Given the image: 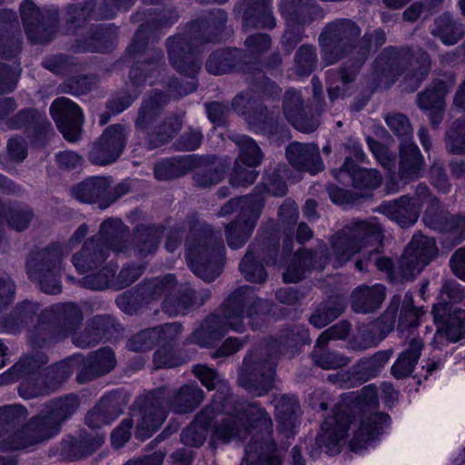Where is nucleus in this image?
Returning a JSON list of instances; mask_svg holds the SVG:
<instances>
[{
  "label": "nucleus",
  "mask_w": 465,
  "mask_h": 465,
  "mask_svg": "<svg viewBox=\"0 0 465 465\" xmlns=\"http://www.w3.org/2000/svg\"><path fill=\"white\" fill-rule=\"evenodd\" d=\"M445 145L449 153L465 154V118L455 120L445 134Z\"/></svg>",
  "instance_id": "64"
},
{
  "label": "nucleus",
  "mask_w": 465,
  "mask_h": 465,
  "mask_svg": "<svg viewBox=\"0 0 465 465\" xmlns=\"http://www.w3.org/2000/svg\"><path fill=\"white\" fill-rule=\"evenodd\" d=\"M424 165V158L418 146L411 140L401 142L400 147V178L404 181L420 178L422 175Z\"/></svg>",
  "instance_id": "38"
},
{
  "label": "nucleus",
  "mask_w": 465,
  "mask_h": 465,
  "mask_svg": "<svg viewBox=\"0 0 465 465\" xmlns=\"http://www.w3.org/2000/svg\"><path fill=\"white\" fill-rule=\"evenodd\" d=\"M319 252L321 254L319 257L318 253L311 250L296 252L282 275L283 281L285 282H298L305 277L306 272L311 269L322 270L330 260L327 255L326 245L322 242H321Z\"/></svg>",
  "instance_id": "27"
},
{
  "label": "nucleus",
  "mask_w": 465,
  "mask_h": 465,
  "mask_svg": "<svg viewBox=\"0 0 465 465\" xmlns=\"http://www.w3.org/2000/svg\"><path fill=\"white\" fill-rule=\"evenodd\" d=\"M384 338L379 325L372 322L358 327V334L348 342V347L352 351H364L377 346Z\"/></svg>",
  "instance_id": "55"
},
{
  "label": "nucleus",
  "mask_w": 465,
  "mask_h": 465,
  "mask_svg": "<svg viewBox=\"0 0 465 465\" xmlns=\"http://www.w3.org/2000/svg\"><path fill=\"white\" fill-rule=\"evenodd\" d=\"M277 253L278 249L275 245H251L239 265L242 274L249 282L263 283L267 279V273L262 261L266 264L274 263Z\"/></svg>",
  "instance_id": "25"
},
{
  "label": "nucleus",
  "mask_w": 465,
  "mask_h": 465,
  "mask_svg": "<svg viewBox=\"0 0 465 465\" xmlns=\"http://www.w3.org/2000/svg\"><path fill=\"white\" fill-rule=\"evenodd\" d=\"M183 331L179 322H170L147 328L134 334L127 341L126 347L132 351H148L158 344H168L176 341Z\"/></svg>",
  "instance_id": "24"
},
{
  "label": "nucleus",
  "mask_w": 465,
  "mask_h": 465,
  "mask_svg": "<svg viewBox=\"0 0 465 465\" xmlns=\"http://www.w3.org/2000/svg\"><path fill=\"white\" fill-rule=\"evenodd\" d=\"M335 177L344 182L343 176H348L355 189H375L381 183V177L377 170L358 167L352 160L346 157L341 167L334 172Z\"/></svg>",
  "instance_id": "37"
},
{
  "label": "nucleus",
  "mask_w": 465,
  "mask_h": 465,
  "mask_svg": "<svg viewBox=\"0 0 465 465\" xmlns=\"http://www.w3.org/2000/svg\"><path fill=\"white\" fill-rule=\"evenodd\" d=\"M313 362L324 370H334L349 364L351 359L333 351H325L323 347L315 345L312 351Z\"/></svg>",
  "instance_id": "63"
},
{
  "label": "nucleus",
  "mask_w": 465,
  "mask_h": 465,
  "mask_svg": "<svg viewBox=\"0 0 465 465\" xmlns=\"http://www.w3.org/2000/svg\"><path fill=\"white\" fill-rule=\"evenodd\" d=\"M424 348V342L420 337L411 338L406 348L398 355L391 368V372L396 379L410 376L415 370Z\"/></svg>",
  "instance_id": "41"
},
{
  "label": "nucleus",
  "mask_w": 465,
  "mask_h": 465,
  "mask_svg": "<svg viewBox=\"0 0 465 465\" xmlns=\"http://www.w3.org/2000/svg\"><path fill=\"white\" fill-rule=\"evenodd\" d=\"M78 407V397L71 393L51 401L35 418L50 439L59 432L63 422L70 419Z\"/></svg>",
  "instance_id": "22"
},
{
  "label": "nucleus",
  "mask_w": 465,
  "mask_h": 465,
  "mask_svg": "<svg viewBox=\"0 0 465 465\" xmlns=\"http://www.w3.org/2000/svg\"><path fill=\"white\" fill-rule=\"evenodd\" d=\"M446 94L447 88L445 83L441 80H434L423 92L418 94L417 104L421 110L444 108Z\"/></svg>",
  "instance_id": "57"
},
{
  "label": "nucleus",
  "mask_w": 465,
  "mask_h": 465,
  "mask_svg": "<svg viewBox=\"0 0 465 465\" xmlns=\"http://www.w3.org/2000/svg\"><path fill=\"white\" fill-rule=\"evenodd\" d=\"M112 180L109 177L94 176L72 187V195L85 203H98L101 209L107 208V193Z\"/></svg>",
  "instance_id": "35"
},
{
  "label": "nucleus",
  "mask_w": 465,
  "mask_h": 465,
  "mask_svg": "<svg viewBox=\"0 0 465 465\" xmlns=\"http://www.w3.org/2000/svg\"><path fill=\"white\" fill-rule=\"evenodd\" d=\"M274 346L252 351L243 360L239 373V384L255 397L267 394L274 382L278 350L271 352Z\"/></svg>",
  "instance_id": "11"
},
{
  "label": "nucleus",
  "mask_w": 465,
  "mask_h": 465,
  "mask_svg": "<svg viewBox=\"0 0 465 465\" xmlns=\"http://www.w3.org/2000/svg\"><path fill=\"white\" fill-rule=\"evenodd\" d=\"M272 39L266 34H253L244 41L246 51H243L245 57L242 59L244 65L257 60L263 53L270 49Z\"/></svg>",
  "instance_id": "62"
},
{
  "label": "nucleus",
  "mask_w": 465,
  "mask_h": 465,
  "mask_svg": "<svg viewBox=\"0 0 465 465\" xmlns=\"http://www.w3.org/2000/svg\"><path fill=\"white\" fill-rule=\"evenodd\" d=\"M128 132L121 124L108 126L93 144L88 158L97 165H108L122 154L127 142Z\"/></svg>",
  "instance_id": "19"
},
{
  "label": "nucleus",
  "mask_w": 465,
  "mask_h": 465,
  "mask_svg": "<svg viewBox=\"0 0 465 465\" xmlns=\"http://www.w3.org/2000/svg\"><path fill=\"white\" fill-rule=\"evenodd\" d=\"M88 231V226L83 223L71 236L68 246L54 243L30 256L26 262L28 276L39 283L43 292L48 294L61 292L62 260L86 236Z\"/></svg>",
  "instance_id": "6"
},
{
  "label": "nucleus",
  "mask_w": 465,
  "mask_h": 465,
  "mask_svg": "<svg viewBox=\"0 0 465 465\" xmlns=\"http://www.w3.org/2000/svg\"><path fill=\"white\" fill-rule=\"evenodd\" d=\"M433 36L445 45H454L465 35V26L457 22L450 14L438 16L430 28Z\"/></svg>",
  "instance_id": "46"
},
{
  "label": "nucleus",
  "mask_w": 465,
  "mask_h": 465,
  "mask_svg": "<svg viewBox=\"0 0 465 465\" xmlns=\"http://www.w3.org/2000/svg\"><path fill=\"white\" fill-rule=\"evenodd\" d=\"M38 310V304L31 302H24L17 305L4 321L5 331L10 333L20 331L32 322Z\"/></svg>",
  "instance_id": "53"
},
{
  "label": "nucleus",
  "mask_w": 465,
  "mask_h": 465,
  "mask_svg": "<svg viewBox=\"0 0 465 465\" xmlns=\"http://www.w3.org/2000/svg\"><path fill=\"white\" fill-rule=\"evenodd\" d=\"M266 312L267 305L255 295L252 288L239 287L223 302L219 313L208 316L193 332L191 341L201 347H212L229 330L242 332L245 316L250 319L253 330L259 328Z\"/></svg>",
  "instance_id": "2"
},
{
  "label": "nucleus",
  "mask_w": 465,
  "mask_h": 465,
  "mask_svg": "<svg viewBox=\"0 0 465 465\" xmlns=\"http://www.w3.org/2000/svg\"><path fill=\"white\" fill-rule=\"evenodd\" d=\"M47 357L42 352H35L21 359L10 369V374L14 375L13 380L25 378L20 386L29 381L31 387L40 386L41 382L36 381L37 371L47 363ZM41 371H39L40 373Z\"/></svg>",
  "instance_id": "48"
},
{
  "label": "nucleus",
  "mask_w": 465,
  "mask_h": 465,
  "mask_svg": "<svg viewBox=\"0 0 465 465\" xmlns=\"http://www.w3.org/2000/svg\"><path fill=\"white\" fill-rule=\"evenodd\" d=\"M393 353V349H387L378 351L371 357L362 358L356 364L357 371L367 379L376 377L382 371Z\"/></svg>",
  "instance_id": "60"
},
{
  "label": "nucleus",
  "mask_w": 465,
  "mask_h": 465,
  "mask_svg": "<svg viewBox=\"0 0 465 465\" xmlns=\"http://www.w3.org/2000/svg\"><path fill=\"white\" fill-rule=\"evenodd\" d=\"M244 6L242 26L244 29H272L276 18L272 11L271 0H241L235 7Z\"/></svg>",
  "instance_id": "33"
},
{
  "label": "nucleus",
  "mask_w": 465,
  "mask_h": 465,
  "mask_svg": "<svg viewBox=\"0 0 465 465\" xmlns=\"http://www.w3.org/2000/svg\"><path fill=\"white\" fill-rule=\"evenodd\" d=\"M128 228L120 219L109 218L100 226L99 232L86 240L80 252L72 257V262L80 273L96 270L109 257L110 252L127 250Z\"/></svg>",
  "instance_id": "5"
},
{
  "label": "nucleus",
  "mask_w": 465,
  "mask_h": 465,
  "mask_svg": "<svg viewBox=\"0 0 465 465\" xmlns=\"http://www.w3.org/2000/svg\"><path fill=\"white\" fill-rule=\"evenodd\" d=\"M270 420V427L265 428L259 422H252V419L246 420L247 433L244 440L251 436V440L245 447V457L242 463L246 465H282L283 452L272 439V420L266 411Z\"/></svg>",
  "instance_id": "14"
},
{
  "label": "nucleus",
  "mask_w": 465,
  "mask_h": 465,
  "mask_svg": "<svg viewBox=\"0 0 465 465\" xmlns=\"http://www.w3.org/2000/svg\"><path fill=\"white\" fill-rule=\"evenodd\" d=\"M274 406L280 430L289 437L299 423L300 404L296 397L282 395L275 397Z\"/></svg>",
  "instance_id": "43"
},
{
  "label": "nucleus",
  "mask_w": 465,
  "mask_h": 465,
  "mask_svg": "<svg viewBox=\"0 0 465 465\" xmlns=\"http://www.w3.org/2000/svg\"><path fill=\"white\" fill-rule=\"evenodd\" d=\"M385 298V288L381 284L361 285L351 296V309L357 313H371L380 308Z\"/></svg>",
  "instance_id": "42"
},
{
  "label": "nucleus",
  "mask_w": 465,
  "mask_h": 465,
  "mask_svg": "<svg viewBox=\"0 0 465 465\" xmlns=\"http://www.w3.org/2000/svg\"><path fill=\"white\" fill-rule=\"evenodd\" d=\"M167 102L166 94L162 92H154L143 100L139 108L134 126L139 133L144 134V137L159 122V117Z\"/></svg>",
  "instance_id": "36"
},
{
  "label": "nucleus",
  "mask_w": 465,
  "mask_h": 465,
  "mask_svg": "<svg viewBox=\"0 0 465 465\" xmlns=\"http://www.w3.org/2000/svg\"><path fill=\"white\" fill-rule=\"evenodd\" d=\"M279 11L286 22L305 26L320 16V10L310 0H282Z\"/></svg>",
  "instance_id": "39"
},
{
  "label": "nucleus",
  "mask_w": 465,
  "mask_h": 465,
  "mask_svg": "<svg viewBox=\"0 0 465 465\" xmlns=\"http://www.w3.org/2000/svg\"><path fill=\"white\" fill-rule=\"evenodd\" d=\"M59 328L64 334L76 330L83 322L81 309L73 302L60 303L54 307Z\"/></svg>",
  "instance_id": "56"
},
{
  "label": "nucleus",
  "mask_w": 465,
  "mask_h": 465,
  "mask_svg": "<svg viewBox=\"0 0 465 465\" xmlns=\"http://www.w3.org/2000/svg\"><path fill=\"white\" fill-rule=\"evenodd\" d=\"M282 111L287 120L300 132L312 133L319 126L315 116L308 117L303 108V98L299 91L289 89L285 92Z\"/></svg>",
  "instance_id": "31"
},
{
  "label": "nucleus",
  "mask_w": 465,
  "mask_h": 465,
  "mask_svg": "<svg viewBox=\"0 0 465 465\" xmlns=\"http://www.w3.org/2000/svg\"><path fill=\"white\" fill-rule=\"evenodd\" d=\"M361 33V28L350 19H338L326 25L319 36L322 59L331 64L352 54L357 61Z\"/></svg>",
  "instance_id": "12"
},
{
  "label": "nucleus",
  "mask_w": 465,
  "mask_h": 465,
  "mask_svg": "<svg viewBox=\"0 0 465 465\" xmlns=\"http://www.w3.org/2000/svg\"><path fill=\"white\" fill-rule=\"evenodd\" d=\"M193 375L200 380L202 384L209 391L217 389V392L213 396V401L216 396L220 394L223 398H232L237 404H251L252 402L238 401L235 397L231 393L230 387L215 370L203 365L196 364L192 370Z\"/></svg>",
  "instance_id": "47"
},
{
  "label": "nucleus",
  "mask_w": 465,
  "mask_h": 465,
  "mask_svg": "<svg viewBox=\"0 0 465 465\" xmlns=\"http://www.w3.org/2000/svg\"><path fill=\"white\" fill-rule=\"evenodd\" d=\"M375 211L382 213L401 227H409L418 221L420 204L411 203L409 195H402L396 200L382 202Z\"/></svg>",
  "instance_id": "30"
},
{
  "label": "nucleus",
  "mask_w": 465,
  "mask_h": 465,
  "mask_svg": "<svg viewBox=\"0 0 465 465\" xmlns=\"http://www.w3.org/2000/svg\"><path fill=\"white\" fill-rule=\"evenodd\" d=\"M116 365V358L112 349L101 348L91 352L83 362V367L77 374V381L85 383L112 371Z\"/></svg>",
  "instance_id": "34"
},
{
  "label": "nucleus",
  "mask_w": 465,
  "mask_h": 465,
  "mask_svg": "<svg viewBox=\"0 0 465 465\" xmlns=\"http://www.w3.org/2000/svg\"><path fill=\"white\" fill-rule=\"evenodd\" d=\"M245 57L243 50L223 49L213 52L206 62L207 71L215 75L227 74L233 69L243 70L242 59Z\"/></svg>",
  "instance_id": "45"
},
{
  "label": "nucleus",
  "mask_w": 465,
  "mask_h": 465,
  "mask_svg": "<svg viewBox=\"0 0 465 465\" xmlns=\"http://www.w3.org/2000/svg\"><path fill=\"white\" fill-rule=\"evenodd\" d=\"M48 439L34 417L21 429H13L0 433V450H23Z\"/></svg>",
  "instance_id": "26"
},
{
  "label": "nucleus",
  "mask_w": 465,
  "mask_h": 465,
  "mask_svg": "<svg viewBox=\"0 0 465 465\" xmlns=\"http://www.w3.org/2000/svg\"><path fill=\"white\" fill-rule=\"evenodd\" d=\"M346 302L341 297H331L322 302L310 317V322L321 329L337 319L345 310Z\"/></svg>",
  "instance_id": "51"
},
{
  "label": "nucleus",
  "mask_w": 465,
  "mask_h": 465,
  "mask_svg": "<svg viewBox=\"0 0 465 465\" xmlns=\"http://www.w3.org/2000/svg\"><path fill=\"white\" fill-rule=\"evenodd\" d=\"M431 69L430 56L425 52L416 55L407 47H387L375 59L373 76L377 86L389 87L399 76L403 78V89L416 91Z\"/></svg>",
  "instance_id": "4"
},
{
  "label": "nucleus",
  "mask_w": 465,
  "mask_h": 465,
  "mask_svg": "<svg viewBox=\"0 0 465 465\" xmlns=\"http://www.w3.org/2000/svg\"><path fill=\"white\" fill-rule=\"evenodd\" d=\"M226 22V12L222 9H214L208 14L203 22L193 24L186 35L170 37L167 40V51L173 67L179 73L190 77L197 74L202 66L198 54L201 52L200 46L203 40L193 36L194 29L206 27L219 30Z\"/></svg>",
  "instance_id": "7"
},
{
  "label": "nucleus",
  "mask_w": 465,
  "mask_h": 465,
  "mask_svg": "<svg viewBox=\"0 0 465 465\" xmlns=\"http://www.w3.org/2000/svg\"><path fill=\"white\" fill-rule=\"evenodd\" d=\"M117 266L109 262L101 268L97 272L83 277L79 283L81 286L94 290L103 291L108 288L113 289V281L115 279Z\"/></svg>",
  "instance_id": "61"
},
{
  "label": "nucleus",
  "mask_w": 465,
  "mask_h": 465,
  "mask_svg": "<svg viewBox=\"0 0 465 465\" xmlns=\"http://www.w3.org/2000/svg\"><path fill=\"white\" fill-rule=\"evenodd\" d=\"M232 140L239 148V158L236 161L250 168H254L261 164L262 161V153L256 142L247 136L236 134Z\"/></svg>",
  "instance_id": "58"
},
{
  "label": "nucleus",
  "mask_w": 465,
  "mask_h": 465,
  "mask_svg": "<svg viewBox=\"0 0 465 465\" xmlns=\"http://www.w3.org/2000/svg\"><path fill=\"white\" fill-rule=\"evenodd\" d=\"M264 199L260 194H251L243 197L231 199L221 207L217 215L223 217L239 210L235 221L225 227L227 244L232 249H239L251 237L263 208Z\"/></svg>",
  "instance_id": "10"
},
{
  "label": "nucleus",
  "mask_w": 465,
  "mask_h": 465,
  "mask_svg": "<svg viewBox=\"0 0 465 465\" xmlns=\"http://www.w3.org/2000/svg\"><path fill=\"white\" fill-rule=\"evenodd\" d=\"M224 168L215 156L201 159L193 175L195 183L202 187H209L222 181Z\"/></svg>",
  "instance_id": "50"
},
{
  "label": "nucleus",
  "mask_w": 465,
  "mask_h": 465,
  "mask_svg": "<svg viewBox=\"0 0 465 465\" xmlns=\"http://www.w3.org/2000/svg\"><path fill=\"white\" fill-rule=\"evenodd\" d=\"M50 114L65 140L74 143L80 139L84 117L74 102L59 97L52 103Z\"/></svg>",
  "instance_id": "21"
},
{
  "label": "nucleus",
  "mask_w": 465,
  "mask_h": 465,
  "mask_svg": "<svg viewBox=\"0 0 465 465\" xmlns=\"http://www.w3.org/2000/svg\"><path fill=\"white\" fill-rule=\"evenodd\" d=\"M248 419L265 428L270 427L266 410L260 404H237L232 398H223L218 394L211 404L197 414L193 422L183 430L181 441L186 446L199 447L205 441L211 428L213 443L242 441L247 433L245 423Z\"/></svg>",
  "instance_id": "1"
},
{
  "label": "nucleus",
  "mask_w": 465,
  "mask_h": 465,
  "mask_svg": "<svg viewBox=\"0 0 465 465\" xmlns=\"http://www.w3.org/2000/svg\"><path fill=\"white\" fill-rule=\"evenodd\" d=\"M435 241L421 233H416L401 255L397 273L404 281H412L437 256Z\"/></svg>",
  "instance_id": "17"
},
{
  "label": "nucleus",
  "mask_w": 465,
  "mask_h": 465,
  "mask_svg": "<svg viewBox=\"0 0 465 465\" xmlns=\"http://www.w3.org/2000/svg\"><path fill=\"white\" fill-rule=\"evenodd\" d=\"M196 302L193 299V290L185 285L175 292L173 290L163 302V310L169 315L185 314L188 309Z\"/></svg>",
  "instance_id": "54"
},
{
  "label": "nucleus",
  "mask_w": 465,
  "mask_h": 465,
  "mask_svg": "<svg viewBox=\"0 0 465 465\" xmlns=\"http://www.w3.org/2000/svg\"><path fill=\"white\" fill-rule=\"evenodd\" d=\"M149 25H141L136 32L127 52L130 54H136L143 53V59L130 70V79L134 85H141L143 84H154L161 75V66L163 60V54L161 50H151L143 52L146 45L145 34Z\"/></svg>",
  "instance_id": "16"
},
{
  "label": "nucleus",
  "mask_w": 465,
  "mask_h": 465,
  "mask_svg": "<svg viewBox=\"0 0 465 465\" xmlns=\"http://www.w3.org/2000/svg\"><path fill=\"white\" fill-rule=\"evenodd\" d=\"M162 235V226H138L134 235V248L140 255L152 253L156 250Z\"/></svg>",
  "instance_id": "52"
},
{
  "label": "nucleus",
  "mask_w": 465,
  "mask_h": 465,
  "mask_svg": "<svg viewBox=\"0 0 465 465\" xmlns=\"http://www.w3.org/2000/svg\"><path fill=\"white\" fill-rule=\"evenodd\" d=\"M361 67V62L347 61L338 71L327 73L328 96L331 102L352 94L351 84Z\"/></svg>",
  "instance_id": "32"
},
{
  "label": "nucleus",
  "mask_w": 465,
  "mask_h": 465,
  "mask_svg": "<svg viewBox=\"0 0 465 465\" xmlns=\"http://www.w3.org/2000/svg\"><path fill=\"white\" fill-rule=\"evenodd\" d=\"M383 240V229L377 218L356 221L338 231L330 239L335 266H341L364 248L371 246L370 254L377 252Z\"/></svg>",
  "instance_id": "8"
},
{
  "label": "nucleus",
  "mask_w": 465,
  "mask_h": 465,
  "mask_svg": "<svg viewBox=\"0 0 465 465\" xmlns=\"http://www.w3.org/2000/svg\"><path fill=\"white\" fill-rule=\"evenodd\" d=\"M285 153L290 164L299 171L316 174L323 170L320 150L315 143L292 142L287 146Z\"/></svg>",
  "instance_id": "29"
},
{
  "label": "nucleus",
  "mask_w": 465,
  "mask_h": 465,
  "mask_svg": "<svg viewBox=\"0 0 465 465\" xmlns=\"http://www.w3.org/2000/svg\"><path fill=\"white\" fill-rule=\"evenodd\" d=\"M225 248L220 231L196 216L189 219L185 257L192 272L205 282H213L221 273Z\"/></svg>",
  "instance_id": "3"
},
{
  "label": "nucleus",
  "mask_w": 465,
  "mask_h": 465,
  "mask_svg": "<svg viewBox=\"0 0 465 465\" xmlns=\"http://www.w3.org/2000/svg\"><path fill=\"white\" fill-rule=\"evenodd\" d=\"M164 391L158 390L147 396L137 409H133L130 418L124 419L113 431L112 444L121 448L131 437V429L136 424L135 437H150L164 421L166 411L163 404Z\"/></svg>",
  "instance_id": "9"
},
{
  "label": "nucleus",
  "mask_w": 465,
  "mask_h": 465,
  "mask_svg": "<svg viewBox=\"0 0 465 465\" xmlns=\"http://www.w3.org/2000/svg\"><path fill=\"white\" fill-rule=\"evenodd\" d=\"M447 308L441 305L433 307L434 320L437 323V331L431 342L435 349L441 350L448 343H455L465 339V310L455 307L448 309V316L445 317Z\"/></svg>",
  "instance_id": "18"
},
{
  "label": "nucleus",
  "mask_w": 465,
  "mask_h": 465,
  "mask_svg": "<svg viewBox=\"0 0 465 465\" xmlns=\"http://www.w3.org/2000/svg\"><path fill=\"white\" fill-rule=\"evenodd\" d=\"M127 400L124 394L113 391L101 399L99 403L85 416V423L93 429L108 425L122 412Z\"/></svg>",
  "instance_id": "28"
},
{
  "label": "nucleus",
  "mask_w": 465,
  "mask_h": 465,
  "mask_svg": "<svg viewBox=\"0 0 465 465\" xmlns=\"http://www.w3.org/2000/svg\"><path fill=\"white\" fill-rule=\"evenodd\" d=\"M351 422L348 412L338 407L332 416L324 420L321 432L316 437L318 447L330 456L339 453L340 442L347 435Z\"/></svg>",
  "instance_id": "23"
},
{
  "label": "nucleus",
  "mask_w": 465,
  "mask_h": 465,
  "mask_svg": "<svg viewBox=\"0 0 465 465\" xmlns=\"http://www.w3.org/2000/svg\"><path fill=\"white\" fill-rule=\"evenodd\" d=\"M104 441V436L100 433L87 436L81 434L76 439H72L68 442V454L73 459H81L91 455L94 452Z\"/></svg>",
  "instance_id": "59"
},
{
  "label": "nucleus",
  "mask_w": 465,
  "mask_h": 465,
  "mask_svg": "<svg viewBox=\"0 0 465 465\" xmlns=\"http://www.w3.org/2000/svg\"><path fill=\"white\" fill-rule=\"evenodd\" d=\"M81 356L75 355L65 361H60L44 372L37 375L36 381L41 382L40 386L31 387L29 381L19 386V392L22 396L32 398L50 393L66 381L73 373L74 367L80 362Z\"/></svg>",
  "instance_id": "20"
},
{
  "label": "nucleus",
  "mask_w": 465,
  "mask_h": 465,
  "mask_svg": "<svg viewBox=\"0 0 465 465\" xmlns=\"http://www.w3.org/2000/svg\"><path fill=\"white\" fill-rule=\"evenodd\" d=\"M423 222L428 227L448 232L457 240L465 239V213L450 214L441 210L432 213L429 211L423 215Z\"/></svg>",
  "instance_id": "40"
},
{
  "label": "nucleus",
  "mask_w": 465,
  "mask_h": 465,
  "mask_svg": "<svg viewBox=\"0 0 465 465\" xmlns=\"http://www.w3.org/2000/svg\"><path fill=\"white\" fill-rule=\"evenodd\" d=\"M203 398L204 392L196 383H188L170 397L166 406L175 413L191 412L202 403Z\"/></svg>",
  "instance_id": "44"
},
{
  "label": "nucleus",
  "mask_w": 465,
  "mask_h": 465,
  "mask_svg": "<svg viewBox=\"0 0 465 465\" xmlns=\"http://www.w3.org/2000/svg\"><path fill=\"white\" fill-rule=\"evenodd\" d=\"M351 401L360 416L351 445L353 448H360L383 432L390 423V417L386 413L377 411L379 402L375 387L365 386L356 396H352Z\"/></svg>",
  "instance_id": "13"
},
{
  "label": "nucleus",
  "mask_w": 465,
  "mask_h": 465,
  "mask_svg": "<svg viewBox=\"0 0 465 465\" xmlns=\"http://www.w3.org/2000/svg\"><path fill=\"white\" fill-rule=\"evenodd\" d=\"M20 12L25 34L32 43L45 44L54 37L59 23L57 8L40 9L33 1L25 0L20 5Z\"/></svg>",
  "instance_id": "15"
},
{
  "label": "nucleus",
  "mask_w": 465,
  "mask_h": 465,
  "mask_svg": "<svg viewBox=\"0 0 465 465\" xmlns=\"http://www.w3.org/2000/svg\"><path fill=\"white\" fill-rule=\"evenodd\" d=\"M182 121L176 115L159 121L153 130L145 136V141L149 149L158 148L169 141L181 130Z\"/></svg>",
  "instance_id": "49"
}]
</instances>
